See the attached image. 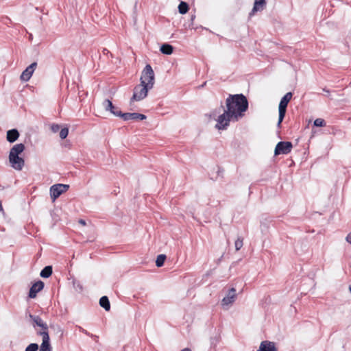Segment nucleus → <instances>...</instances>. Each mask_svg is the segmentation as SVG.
I'll list each match as a JSON object with an SVG mask.
<instances>
[{
  "label": "nucleus",
  "mask_w": 351,
  "mask_h": 351,
  "mask_svg": "<svg viewBox=\"0 0 351 351\" xmlns=\"http://www.w3.org/2000/svg\"><path fill=\"white\" fill-rule=\"evenodd\" d=\"M38 350V345L35 343H30L25 351H37Z\"/></svg>",
  "instance_id": "a878e982"
},
{
  "label": "nucleus",
  "mask_w": 351,
  "mask_h": 351,
  "mask_svg": "<svg viewBox=\"0 0 351 351\" xmlns=\"http://www.w3.org/2000/svg\"><path fill=\"white\" fill-rule=\"evenodd\" d=\"M324 90L326 92V94H328L329 93V90H326V89H324Z\"/></svg>",
  "instance_id": "f704fd0d"
},
{
  "label": "nucleus",
  "mask_w": 351,
  "mask_h": 351,
  "mask_svg": "<svg viewBox=\"0 0 351 351\" xmlns=\"http://www.w3.org/2000/svg\"><path fill=\"white\" fill-rule=\"evenodd\" d=\"M237 298L236 289L231 288L227 295L222 299L221 304L223 309H228L230 306L234 302Z\"/></svg>",
  "instance_id": "423d86ee"
},
{
  "label": "nucleus",
  "mask_w": 351,
  "mask_h": 351,
  "mask_svg": "<svg viewBox=\"0 0 351 351\" xmlns=\"http://www.w3.org/2000/svg\"><path fill=\"white\" fill-rule=\"evenodd\" d=\"M179 12L182 14H186L189 10V5L186 2L182 1L178 5Z\"/></svg>",
  "instance_id": "4be33fe9"
},
{
  "label": "nucleus",
  "mask_w": 351,
  "mask_h": 351,
  "mask_svg": "<svg viewBox=\"0 0 351 351\" xmlns=\"http://www.w3.org/2000/svg\"><path fill=\"white\" fill-rule=\"evenodd\" d=\"M293 147V145L291 142L289 141H280L277 143L274 154L275 156H278L280 154H288L291 152Z\"/></svg>",
  "instance_id": "0eeeda50"
},
{
  "label": "nucleus",
  "mask_w": 351,
  "mask_h": 351,
  "mask_svg": "<svg viewBox=\"0 0 351 351\" xmlns=\"http://www.w3.org/2000/svg\"><path fill=\"white\" fill-rule=\"evenodd\" d=\"M51 274H52V267L49 265V266L45 267L42 269L40 275L43 278H49L51 275Z\"/></svg>",
  "instance_id": "412c9836"
},
{
  "label": "nucleus",
  "mask_w": 351,
  "mask_h": 351,
  "mask_svg": "<svg viewBox=\"0 0 351 351\" xmlns=\"http://www.w3.org/2000/svg\"><path fill=\"white\" fill-rule=\"evenodd\" d=\"M82 332H83L84 333H85L86 335H89V333L87 332V330H82Z\"/></svg>",
  "instance_id": "2f4dec72"
},
{
  "label": "nucleus",
  "mask_w": 351,
  "mask_h": 351,
  "mask_svg": "<svg viewBox=\"0 0 351 351\" xmlns=\"http://www.w3.org/2000/svg\"><path fill=\"white\" fill-rule=\"evenodd\" d=\"M25 148L23 143L16 144L10 149L9 154L19 156L25 150Z\"/></svg>",
  "instance_id": "a211bd4d"
},
{
  "label": "nucleus",
  "mask_w": 351,
  "mask_h": 351,
  "mask_svg": "<svg viewBox=\"0 0 351 351\" xmlns=\"http://www.w3.org/2000/svg\"><path fill=\"white\" fill-rule=\"evenodd\" d=\"M314 125L316 127H324L326 125V122L324 119L318 118L314 121Z\"/></svg>",
  "instance_id": "b1692460"
},
{
  "label": "nucleus",
  "mask_w": 351,
  "mask_h": 351,
  "mask_svg": "<svg viewBox=\"0 0 351 351\" xmlns=\"http://www.w3.org/2000/svg\"><path fill=\"white\" fill-rule=\"evenodd\" d=\"M292 96H293L292 93L289 92L284 95V97L281 99V100L280 101L279 106H278V112H279V117H278V127H280L281 125V123L285 118L287 105H288L289 102L290 101V100L291 99Z\"/></svg>",
  "instance_id": "7ed1b4c3"
},
{
  "label": "nucleus",
  "mask_w": 351,
  "mask_h": 351,
  "mask_svg": "<svg viewBox=\"0 0 351 351\" xmlns=\"http://www.w3.org/2000/svg\"><path fill=\"white\" fill-rule=\"evenodd\" d=\"M181 351H191V350L190 348H186L182 350Z\"/></svg>",
  "instance_id": "7c9ffc66"
},
{
  "label": "nucleus",
  "mask_w": 351,
  "mask_h": 351,
  "mask_svg": "<svg viewBox=\"0 0 351 351\" xmlns=\"http://www.w3.org/2000/svg\"><path fill=\"white\" fill-rule=\"evenodd\" d=\"M79 223L83 226H85L86 225V221L83 219H80L79 220Z\"/></svg>",
  "instance_id": "c756f323"
},
{
  "label": "nucleus",
  "mask_w": 351,
  "mask_h": 351,
  "mask_svg": "<svg viewBox=\"0 0 351 351\" xmlns=\"http://www.w3.org/2000/svg\"><path fill=\"white\" fill-rule=\"evenodd\" d=\"M60 128V126L58 124H53L51 126V130L54 133L58 132Z\"/></svg>",
  "instance_id": "cd10ccee"
},
{
  "label": "nucleus",
  "mask_w": 351,
  "mask_h": 351,
  "mask_svg": "<svg viewBox=\"0 0 351 351\" xmlns=\"http://www.w3.org/2000/svg\"><path fill=\"white\" fill-rule=\"evenodd\" d=\"M37 66L36 62L32 63L29 66H27L21 73V80L24 82H27L32 77L34 70Z\"/></svg>",
  "instance_id": "f8f14e48"
},
{
  "label": "nucleus",
  "mask_w": 351,
  "mask_h": 351,
  "mask_svg": "<svg viewBox=\"0 0 351 351\" xmlns=\"http://www.w3.org/2000/svg\"><path fill=\"white\" fill-rule=\"evenodd\" d=\"M166 259V256L165 254H160L157 256L156 261V265L158 267H160L164 265V262Z\"/></svg>",
  "instance_id": "5701e85b"
},
{
  "label": "nucleus",
  "mask_w": 351,
  "mask_h": 351,
  "mask_svg": "<svg viewBox=\"0 0 351 351\" xmlns=\"http://www.w3.org/2000/svg\"><path fill=\"white\" fill-rule=\"evenodd\" d=\"M44 287L43 282L39 280L31 287L29 292V297L31 298H34L36 297L37 293L40 291Z\"/></svg>",
  "instance_id": "4468645a"
},
{
  "label": "nucleus",
  "mask_w": 351,
  "mask_h": 351,
  "mask_svg": "<svg viewBox=\"0 0 351 351\" xmlns=\"http://www.w3.org/2000/svg\"><path fill=\"white\" fill-rule=\"evenodd\" d=\"M117 117H121L124 121H129V120H144L146 119V116L137 113V112H116Z\"/></svg>",
  "instance_id": "9d476101"
},
{
  "label": "nucleus",
  "mask_w": 351,
  "mask_h": 351,
  "mask_svg": "<svg viewBox=\"0 0 351 351\" xmlns=\"http://www.w3.org/2000/svg\"><path fill=\"white\" fill-rule=\"evenodd\" d=\"M100 306L104 308L106 311H109L110 309V304L107 296H103L99 300Z\"/></svg>",
  "instance_id": "6ab92c4d"
},
{
  "label": "nucleus",
  "mask_w": 351,
  "mask_h": 351,
  "mask_svg": "<svg viewBox=\"0 0 351 351\" xmlns=\"http://www.w3.org/2000/svg\"><path fill=\"white\" fill-rule=\"evenodd\" d=\"M10 166L17 171H21L25 165V160L19 156L9 154L8 156Z\"/></svg>",
  "instance_id": "1a4fd4ad"
},
{
  "label": "nucleus",
  "mask_w": 351,
  "mask_h": 351,
  "mask_svg": "<svg viewBox=\"0 0 351 351\" xmlns=\"http://www.w3.org/2000/svg\"><path fill=\"white\" fill-rule=\"evenodd\" d=\"M195 16L194 15H192L191 17V21H193V20L195 19Z\"/></svg>",
  "instance_id": "473e14b6"
},
{
  "label": "nucleus",
  "mask_w": 351,
  "mask_h": 351,
  "mask_svg": "<svg viewBox=\"0 0 351 351\" xmlns=\"http://www.w3.org/2000/svg\"><path fill=\"white\" fill-rule=\"evenodd\" d=\"M324 90L326 92V94H328L329 93V90H326V89H324Z\"/></svg>",
  "instance_id": "72a5a7b5"
},
{
  "label": "nucleus",
  "mask_w": 351,
  "mask_h": 351,
  "mask_svg": "<svg viewBox=\"0 0 351 351\" xmlns=\"http://www.w3.org/2000/svg\"><path fill=\"white\" fill-rule=\"evenodd\" d=\"M256 351H278L275 343L269 341H263L261 343Z\"/></svg>",
  "instance_id": "2eb2a0df"
},
{
  "label": "nucleus",
  "mask_w": 351,
  "mask_h": 351,
  "mask_svg": "<svg viewBox=\"0 0 351 351\" xmlns=\"http://www.w3.org/2000/svg\"><path fill=\"white\" fill-rule=\"evenodd\" d=\"M41 337L43 338V342L40 348V351H52L49 334L43 332Z\"/></svg>",
  "instance_id": "ddd939ff"
},
{
  "label": "nucleus",
  "mask_w": 351,
  "mask_h": 351,
  "mask_svg": "<svg viewBox=\"0 0 351 351\" xmlns=\"http://www.w3.org/2000/svg\"><path fill=\"white\" fill-rule=\"evenodd\" d=\"M154 73L149 64H147L142 71L140 78L141 84L152 89L154 84Z\"/></svg>",
  "instance_id": "f03ea898"
},
{
  "label": "nucleus",
  "mask_w": 351,
  "mask_h": 351,
  "mask_svg": "<svg viewBox=\"0 0 351 351\" xmlns=\"http://www.w3.org/2000/svg\"><path fill=\"white\" fill-rule=\"evenodd\" d=\"M226 110L217 119L216 128L225 130L230 121H237L248 109V101L243 94L230 95L226 99Z\"/></svg>",
  "instance_id": "f257e3e1"
},
{
  "label": "nucleus",
  "mask_w": 351,
  "mask_h": 351,
  "mask_svg": "<svg viewBox=\"0 0 351 351\" xmlns=\"http://www.w3.org/2000/svg\"><path fill=\"white\" fill-rule=\"evenodd\" d=\"M346 240L349 243H351V232L348 234V236L346 238Z\"/></svg>",
  "instance_id": "c85d7f7f"
},
{
  "label": "nucleus",
  "mask_w": 351,
  "mask_h": 351,
  "mask_svg": "<svg viewBox=\"0 0 351 351\" xmlns=\"http://www.w3.org/2000/svg\"><path fill=\"white\" fill-rule=\"evenodd\" d=\"M102 106L106 111H110L112 114H114L116 117V112H121V111L119 110L118 108L115 107L112 104V101L109 99H105L102 103Z\"/></svg>",
  "instance_id": "dca6fc26"
},
{
  "label": "nucleus",
  "mask_w": 351,
  "mask_h": 351,
  "mask_svg": "<svg viewBox=\"0 0 351 351\" xmlns=\"http://www.w3.org/2000/svg\"><path fill=\"white\" fill-rule=\"evenodd\" d=\"M243 239L241 238V237H239L235 243H234V245H235V249L237 251H239L243 246Z\"/></svg>",
  "instance_id": "393cba45"
},
{
  "label": "nucleus",
  "mask_w": 351,
  "mask_h": 351,
  "mask_svg": "<svg viewBox=\"0 0 351 351\" xmlns=\"http://www.w3.org/2000/svg\"><path fill=\"white\" fill-rule=\"evenodd\" d=\"M69 134V130L67 128H62L60 132V137L61 139H64L66 138Z\"/></svg>",
  "instance_id": "bb28decb"
},
{
  "label": "nucleus",
  "mask_w": 351,
  "mask_h": 351,
  "mask_svg": "<svg viewBox=\"0 0 351 351\" xmlns=\"http://www.w3.org/2000/svg\"><path fill=\"white\" fill-rule=\"evenodd\" d=\"M19 137V132L16 129H12L7 132L6 138L10 143L15 142Z\"/></svg>",
  "instance_id": "f3484780"
},
{
  "label": "nucleus",
  "mask_w": 351,
  "mask_h": 351,
  "mask_svg": "<svg viewBox=\"0 0 351 351\" xmlns=\"http://www.w3.org/2000/svg\"><path fill=\"white\" fill-rule=\"evenodd\" d=\"M160 51L166 55H170L173 51V47L169 44H163L160 47Z\"/></svg>",
  "instance_id": "aec40b11"
},
{
  "label": "nucleus",
  "mask_w": 351,
  "mask_h": 351,
  "mask_svg": "<svg viewBox=\"0 0 351 351\" xmlns=\"http://www.w3.org/2000/svg\"><path fill=\"white\" fill-rule=\"evenodd\" d=\"M266 0H254V6L249 14V16L252 17L258 12H262L266 8Z\"/></svg>",
  "instance_id": "9b49d317"
},
{
  "label": "nucleus",
  "mask_w": 351,
  "mask_h": 351,
  "mask_svg": "<svg viewBox=\"0 0 351 351\" xmlns=\"http://www.w3.org/2000/svg\"><path fill=\"white\" fill-rule=\"evenodd\" d=\"M151 90L148 88L146 86L140 83V84L136 85L134 88L133 95L130 99V104L134 101H138L143 99H145L147 95L148 91Z\"/></svg>",
  "instance_id": "20e7f679"
},
{
  "label": "nucleus",
  "mask_w": 351,
  "mask_h": 351,
  "mask_svg": "<svg viewBox=\"0 0 351 351\" xmlns=\"http://www.w3.org/2000/svg\"><path fill=\"white\" fill-rule=\"evenodd\" d=\"M29 318L33 322V326L36 328V326L41 328V331H38L37 335L41 336L43 332H48V326L47 324L38 315H32L29 314Z\"/></svg>",
  "instance_id": "6e6552de"
},
{
  "label": "nucleus",
  "mask_w": 351,
  "mask_h": 351,
  "mask_svg": "<svg viewBox=\"0 0 351 351\" xmlns=\"http://www.w3.org/2000/svg\"><path fill=\"white\" fill-rule=\"evenodd\" d=\"M69 189V185L64 184H53L50 187V195L54 202L59 196Z\"/></svg>",
  "instance_id": "39448f33"
}]
</instances>
